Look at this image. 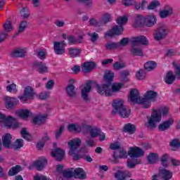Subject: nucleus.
Here are the masks:
<instances>
[{
    "mask_svg": "<svg viewBox=\"0 0 180 180\" xmlns=\"http://www.w3.org/2000/svg\"><path fill=\"white\" fill-rule=\"evenodd\" d=\"M36 96H37V94H36V91H34L33 87L28 86L24 89L23 95L18 96V98L22 103H27L28 101L34 99Z\"/></svg>",
    "mask_w": 180,
    "mask_h": 180,
    "instance_id": "nucleus-6",
    "label": "nucleus"
},
{
    "mask_svg": "<svg viewBox=\"0 0 180 180\" xmlns=\"http://www.w3.org/2000/svg\"><path fill=\"white\" fill-rule=\"evenodd\" d=\"M89 127L86 128L84 129L85 134L89 131L90 137L91 139H96V137H98L101 134V129L96 127H92L88 124Z\"/></svg>",
    "mask_w": 180,
    "mask_h": 180,
    "instance_id": "nucleus-17",
    "label": "nucleus"
},
{
    "mask_svg": "<svg viewBox=\"0 0 180 180\" xmlns=\"http://www.w3.org/2000/svg\"><path fill=\"white\" fill-rule=\"evenodd\" d=\"M74 178H78L79 179H85L86 178V174L82 168L74 169Z\"/></svg>",
    "mask_w": 180,
    "mask_h": 180,
    "instance_id": "nucleus-32",
    "label": "nucleus"
},
{
    "mask_svg": "<svg viewBox=\"0 0 180 180\" xmlns=\"http://www.w3.org/2000/svg\"><path fill=\"white\" fill-rule=\"evenodd\" d=\"M174 81H175V75H174L172 72H168L165 77V82L169 85H171V84H174Z\"/></svg>",
    "mask_w": 180,
    "mask_h": 180,
    "instance_id": "nucleus-39",
    "label": "nucleus"
},
{
    "mask_svg": "<svg viewBox=\"0 0 180 180\" xmlns=\"http://www.w3.org/2000/svg\"><path fill=\"white\" fill-rule=\"evenodd\" d=\"M135 77L139 81H143V79H146V71L143 69H140L136 71Z\"/></svg>",
    "mask_w": 180,
    "mask_h": 180,
    "instance_id": "nucleus-47",
    "label": "nucleus"
},
{
    "mask_svg": "<svg viewBox=\"0 0 180 180\" xmlns=\"http://www.w3.org/2000/svg\"><path fill=\"white\" fill-rule=\"evenodd\" d=\"M68 51H69V55L72 58H74L75 57H78V56H79V54H81V49H77V48H69Z\"/></svg>",
    "mask_w": 180,
    "mask_h": 180,
    "instance_id": "nucleus-46",
    "label": "nucleus"
},
{
    "mask_svg": "<svg viewBox=\"0 0 180 180\" xmlns=\"http://www.w3.org/2000/svg\"><path fill=\"white\" fill-rule=\"evenodd\" d=\"M23 146H25V142H23V139H18L12 145L11 148H13V150H20V148H22V147H23Z\"/></svg>",
    "mask_w": 180,
    "mask_h": 180,
    "instance_id": "nucleus-45",
    "label": "nucleus"
},
{
    "mask_svg": "<svg viewBox=\"0 0 180 180\" xmlns=\"http://www.w3.org/2000/svg\"><path fill=\"white\" fill-rule=\"evenodd\" d=\"M88 127H89L88 122L84 121L82 123L81 126L77 123L70 124L68 126V131H75L76 133H83V134H85V129H88Z\"/></svg>",
    "mask_w": 180,
    "mask_h": 180,
    "instance_id": "nucleus-9",
    "label": "nucleus"
},
{
    "mask_svg": "<svg viewBox=\"0 0 180 180\" xmlns=\"http://www.w3.org/2000/svg\"><path fill=\"white\" fill-rule=\"evenodd\" d=\"M123 88V83H103L102 84H97L96 89L99 95H105V96H112L114 94L120 92Z\"/></svg>",
    "mask_w": 180,
    "mask_h": 180,
    "instance_id": "nucleus-2",
    "label": "nucleus"
},
{
    "mask_svg": "<svg viewBox=\"0 0 180 180\" xmlns=\"http://www.w3.org/2000/svg\"><path fill=\"white\" fill-rule=\"evenodd\" d=\"M157 68V63L154 61H148L144 64V68L146 71H153Z\"/></svg>",
    "mask_w": 180,
    "mask_h": 180,
    "instance_id": "nucleus-43",
    "label": "nucleus"
},
{
    "mask_svg": "<svg viewBox=\"0 0 180 180\" xmlns=\"http://www.w3.org/2000/svg\"><path fill=\"white\" fill-rule=\"evenodd\" d=\"M4 101L6 102V108L7 109H11V108L15 106V105H17V103L19 102L18 99L9 96L4 97Z\"/></svg>",
    "mask_w": 180,
    "mask_h": 180,
    "instance_id": "nucleus-28",
    "label": "nucleus"
},
{
    "mask_svg": "<svg viewBox=\"0 0 180 180\" xmlns=\"http://www.w3.org/2000/svg\"><path fill=\"white\" fill-rule=\"evenodd\" d=\"M124 101L123 99L117 98L112 101V106L113 108L112 113L113 115H117V112L124 108L125 105H124Z\"/></svg>",
    "mask_w": 180,
    "mask_h": 180,
    "instance_id": "nucleus-15",
    "label": "nucleus"
},
{
    "mask_svg": "<svg viewBox=\"0 0 180 180\" xmlns=\"http://www.w3.org/2000/svg\"><path fill=\"white\" fill-rule=\"evenodd\" d=\"M51 155L53 158H56L57 161H63V160H64V156L65 155V151L58 148L53 150Z\"/></svg>",
    "mask_w": 180,
    "mask_h": 180,
    "instance_id": "nucleus-18",
    "label": "nucleus"
},
{
    "mask_svg": "<svg viewBox=\"0 0 180 180\" xmlns=\"http://www.w3.org/2000/svg\"><path fill=\"white\" fill-rule=\"evenodd\" d=\"M34 67L37 68V72L39 74L44 75L50 72V68L49 65L43 62H35L34 63Z\"/></svg>",
    "mask_w": 180,
    "mask_h": 180,
    "instance_id": "nucleus-13",
    "label": "nucleus"
},
{
    "mask_svg": "<svg viewBox=\"0 0 180 180\" xmlns=\"http://www.w3.org/2000/svg\"><path fill=\"white\" fill-rule=\"evenodd\" d=\"M103 26L106 25V23H109V22H112V14L109 13H103L100 19Z\"/></svg>",
    "mask_w": 180,
    "mask_h": 180,
    "instance_id": "nucleus-38",
    "label": "nucleus"
},
{
    "mask_svg": "<svg viewBox=\"0 0 180 180\" xmlns=\"http://www.w3.org/2000/svg\"><path fill=\"white\" fill-rule=\"evenodd\" d=\"M62 176H63V178H66V179H70V178L74 177V169H70L64 171Z\"/></svg>",
    "mask_w": 180,
    "mask_h": 180,
    "instance_id": "nucleus-50",
    "label": "nucleus"
},
{
    "mask_svg": "<svg viewBox=\"0 0 180 180\" xmlns=\"http://www.w3.org/2000/svg\"><path fill=\"white\" fill-rule=\"evenodd\" d=\"M63 169L64 166L61 165H56L55 172V175L56 176V180H64L63 179V174H64Z\"/></svg>",
    "mask_w": 180,
    "mask_h": 180,
    "instance_id": "nucleus-34",
    "label": "nucleus"
},
{
    "mask_svg": "<svg viewBox=\"0 0 180 180\" xmlns=\"http://www.w3.org/2000/svg\"><path fill=\"white\" fill-rule=\"evenodd\" d=\"M6 91L8 92H10V94H17L18 93V87H17L16 84H8L6 86Z\"/></svg>",
    "mask_w": 180,
    "mask_h": 180,
    "instance_id": "nucleus-51",
    "label": "nucleus"
},
{
    "mask_svg": "<svg viewBox=\"0 0 180 180\" xmlns=\"http://www.w3.org/2000/svg\"><path fill=\"white\" fill-rule=\"evenodd\" d=\"M47 164V160L44 158H40L34 162V167H36L38 171H41Z\"/></svg>",
    "mask_w": 180,
    "mask_h": 180,
    "instance_id": "nucleus-29",
    "label": "nucleus"
},
{
    "mask_svg": "<svg viewBox=\"0 0 180 180\" xmlns=\"http://www.w3.org/2000/svg\"><path fill=\"white\" fill-rule=\"evenodd\" d=\"M136 4H137V1L136 0H122V5H124V6H134V8L135 9Z\"/></svg>",
    "mask_w": 180,
    "mask_h": 180,
    "instance_id": "nucleus-56",
    "label": "nucleus"
},
{
    "mask_svg": "<svg viewBox=\"0 0 180 180\" xmlns=\"http://www.w3.org/2000/svg\"><path fill=\"white\" fill-rule=\"evenodd\" d=\"M21 136H22L23 139L27 140L28 141H30V140H32V136H30V134H29L26 128H23L21 130Z\"/></svg>",
    "mask_w": 180,
    "mask_h": 180,
    "instance_id": "nucleus-55",
    "label": "nucleus"
},
{
    "mask_svg": "<svg viewBox=\"0 0 180 180\" xmlns=\"http://www.w3.org/2000/svg\"><path fill=\"white\" fill-rule=\"evenodd\" d=\"M136 130H137V128L136 127V125L133 124L129 123L124 126V131L129 134H134V133H136Z\"/></svg>",
    "mask_w": 180,
    "mask_h": 180,
    "instance_id": "nucleus-36",
    "label": "nucleus"
},
{
    "mask_svg": "<svg viewBox=\"0 0 180 180\" xmlns=\"http://www.w3.org/2000/svg\"><path fill=\"white\" fill-rule=\"evenodd\" d=\"M143 46H148V39L144 36H140L133 38L132 46L131 49V54L132 56H143Z\"/></svg>",
    "mask_w": 180,
    "mask_h": 180,
    "instance_id": "nucleus-3",
    "label": "nucleus"
},
{
    "mask_svg": "<svg viewBox=\"0 0 180 180\" xmlns=\"http://www.w3.org/2000/svg\"><path fill=\"white\" fill-rule=\"evenodd\" d=\"M114 70L116 71H119V70H122L126 67V64L122 61L115 62L112 65Z\"/></svg>",
    "mask_w": 180,
    "mask_h": 180,
    "instance_id": "nucleus-52",
    "label": "nucleus"
},
{
    "mask_svg": "<svg viewBox=\"0 0 180 180\" xmlns=\"http://www.w3.org/2000/svg\"><path fill=\"white\" fill-rule=\"evenodd\" d=\"M169 31L167 25L164 24L160 25L155 30L153 37L156 41L164 40L167 36Z\"/></svg>",
    "mask_w": 180,
    "mask_h": 180,
    "instance_id": "nucleus-5",
    "label": "nucleus"
},
{
    "mask_svg": "<svg viewBox=\"0 0 180 180\" xmlns=\"http://www.w3.org/2000/svg\"><path fill=\"white\" fill-rule=\"evenodd\" d=\"M65 47H67L65 41L53 42V51L57 56H63V54H65Z\"/></svg>",
    "mask_w": 180,
    "mask_h": 180,
    "instance_id": "nucleus-11",
    "label": "nucleus"
},
{
    "mask_svg": "<svg viewBox=\"0 0 180 180\" xmlns=\"http://www.w3.org/2000/svg\"><path fill=\"white\" fill-rule=\"evenodd\" d=\"M1 127H6V129H19L20 127V124L18 122L16 118L12 116L5 115L3 122H1Z\"/></svg>",
    "mask_w": 180,
    "mask_h": 180,
    "instance_id": "nucleus-7",
    "label": "nucleus"
},
{
    "mask_svg": "<svg viewBox=\"0 0 180 180\" xmlns=\"http://www.w3.org/2000/svg\"><path fill=\"white\" fill-rule=\"evenodd\" d=\"M82 141L79 138H76L72 139L68 142V146L69 147L68 154L73 158V160H79V157L77 155V152L78 147L81 146Z\"/></svg>",
    "mask_w": 180,
    "mask_h": 180,
    "instance_id": "nucleus-4",
    "label": "nucleus"
},
{
    "mask_svg": "<svg viewBox=\"0 0 180 180\" xmlns=\"http://www.w3.org/2000/svg\"><path fill=\"white\" fill-rule=\"evenodd\" d=\"M16 114L17 116L21 117V119H24V120H27L32 115V112L27 109L19 110L16 112Z\"/></svg>",
    "mask_w": 180,
    "mask_h": 180,
    "instance_id": "nucleus-26",
    "label": "nucleus"
},
{
    "mask_svg": "<svg viewBox=\"0 0 180 180\" xmlns=\"http://www.w3.org/2000/svg\"><path fill=\"white\" fill-rule=\"evenodd\" d=\"M3 27L6 32H12L13 30V27L12 26V24L11 23V21H6Z\"/></svg>",
    "mask_w": 180,
    "mask_h": 180,
    "instance_id": "nucleus-58",
    "label": "nucleus"
},
{
    "mask_svg": "<svg viewBox=\"0 0 180 180\" xmlns=\"http://www.w3.org/2000/svg\"><path fill=\"white\" fill-rule=\"evenodd\" d=\"M26 54V48H17L11 53L13 57H25Z\"/></svg>",
    "mask_w": 180,
    "mask_h": 180,
    "instance_id": "nucleus-33",
    "label": "nucleus"
},
{
    "mask_svg": "<svg viewBox=\"0 0 180 180\" xmlns=\"http://www.w3.org/2000/svg\"><path fill=\"white\" fill-rule=\"evenodd\" d=\"M174 13V10L170 6H165L163 9L159 11V16L162 19H165Z\"/></svg>",
    "mask_w": 180,
    "mask_h": 180,
    "instance_id": "nucleus-21",
    "label": "nucleus"
},
{
    "mask_svg": "<svg viewBox=\"0 0 180 180\" xmlns=\"http://www.w3.org/2000/svg\"><path fill=\"white\" fill-rule=\"evenodd\" d=\"M129 75H130V72H129L128 70H123L120 72V77L122 79H123V81H125L126 82H129V79L127 78Z\"/></svg>",
    "mask_w": 180,
    "mask_h": 180,
    "instance_id": "nucleus-59",
    "label": "nucleus"
},
{
    "mask_svg": "<svg viewBox=\"0 0 180 180\" xmlns=\"http://www.w3.org/2000/svg\"><path fill=\"white\" fill-rule=\"evenodd\" d=\"M160 160V156L158 153H149L148 155V161L150 164H155Z\"/></svg>",
    "mask_w": 180,
    "mask_h": 180,
    "instance_id": "nucleus-41",
    "label": "nucleus"
},
{
    "mask_svg": "<svg viewBox=\"0 0 180 180\" xmlns=\"http://www.w3.org/2000/svg\"><path fill=\"white\" fill-rule=\"evenodd\" d=\"M37 56L40 60H44L47 57V53L44 50H40L37 52Z\"/></svg>",
    "mask_w": 180,
    "mask_h": 180,
    "instance_id": "nucleus-62",
    "label": "nucleus"
},
{
    "mask_svg": "<svg viewBox=\"0 0 180 180\" xmlns=\"http://www.w3.org/2000/svg\"><path fill=\"white\" fill-rule=\"evenodd\" d=\"M156 24L157 17L155 15L150 14L145 16V25L147 27H153Z\"/></svg>",
    "mask_w": 180,
    "mask_h": 180,
    "instance_id": "nucleus-22",
    "label": "nucleus"
},
{
    "mask_svg": "<svg viewBox=\"0 0 180 180\" xmlns=\"http://www.w3.org/2000/svg\"><path fill=\"white\" fill-rule=\"evenodd\" d=\"M47 120V114H39L33 117L32 122L35 124H43Z\"/></svg>",
    "mask_w": 180,
    "mask_h": 180,
    "instance_id": "nucleus-25",
    "label": "nucleus"
},
{
    "mask_svg": "<svg viewBox=\"0 0 180 180\" xmlns=\"http://www.w3.org/2000/svg\"><path fill=\"white\" fill-rule=\"evenodd\" d=\"M104 81L108 82V84H110L111 81H113V78H115V72L111 70H106L103 75Z\"/></svg>",
    "mask_w": 180,
    "mask_h": 180,
    "instance_id": "nucleus-37",
    "label": "nucleus"
},
{
    "mask_svg": "<svg viewBox=\"0 0 180 180\" xmlns=\"http://www.w3.org/2000/svg\"><path fill=\"white\" fill-rule=\"evenodd\" d=\"M172 124H174V119L171 117L159 124L158 129L160 131H165V130H168Z\"/></svg>",
    "mask_w": 180,
    "mask_h": 180,
    "instance_id": "nucleus-23",
    "label": "nucleus"
},
{
    "mask_svg": "<svg viewBox=\"0 0 180 180\" xmlns=\"http://www.w3.org/2000/svg\"><path fill=\"white\" fill-rule=\"evenodd\" d=\"M94 68H95V63L94 62H86L82 65V71L85 73L91 72Z\"/></svg>",
    "mask_w": 180,
    "mask_h": 180,
    "instance_id": "nucleus-31",
    "label": "nucleus"
},
{
    "mask_svg": "<svg viewBox=\"0 0 180 180\" xmlns=\"http://www.w3.org/2000/svg\"><path fill=\"white\" fill-rule=\"evenodd\" d=\"M38 96L39 99L44 101L45 99H48V98H50V92L45 91V92L40 93Z\"/></svg>",
    "mask_w": 180,
    "mask_h": 180,
    "instance_id": "nucleus-61",
    "label": "nucleus"
},
{
    "mask_svg": "<svg viewBox=\"0 0 180 180\" xmlns=\"http://www.w3.org/2000/svg\"><path fill=\"white\" fill-rule=\"evenodd\" d=\"M112 171H115V176L118 180H126V176L124 175V172L122 171V167H115L112 168Z\"/></svg>",
    "mask_w": 180,
    "mask_h": 180,
    "instance_id": "nucleus-30",
    "label": "nucleus"
},
{
    "mask_svg": "<svg viewBox=\"0 0 180 180\" xmlns=\"http://www.w3.org/2000/svg\"><path fill=\"white\" fill-rule=\"evenodd\" d=\"M123 26L120 25H115L111 30L105 33V36H119L120 34H123Z\"/></svg>",
    "mask_w": 180,
    "mask_h": 180,
    "instance_id": "nucleus-19",
    "label": "nucleus"
},
{
    "mask_svg": "<svg viewBox=\"0 0 180 180\" xmlns=\"http://www.w3.org/2000/svg\"><path fill=\"white\" fill-rule=\"evenodd\" d=\"M131 113V110L127 106L122 107V108L117 113L121 116V117H129Z\"/></svg>",
    "mask_w": 180,
    "mask_h": 180,
    "instance_id": "nucleus-35",
    "label": "nucleus"
},
{
    "mask_svg": "<svg viewBox=\"0 0 180 180\" xmlns=\"http://www.w3.org/2000/svg\"><path fill=\"white\" fill-rule=\"evenodd\" d=\"M89 23L91 26H94L95 27H101V26H103L101 20H98L95 18H90V20H89Z\"/></svg>",
    "mask_w": 180,
    "mask_h": 180,
    "instance_id": "nucleus-48",
    "label": "nucleus"
},
{
    "mask_svg": "<svg viewBox=\"0 0 180 180\" xmlns=\"http://www.w3.org/2000/svg\"><path fill=\"white\" fill-rule=\"evenodd\" d=\"M120 155L118 158H127V151L124 149H120L119 150Z\"/></svg>",
    "mask_w": 180,
    "mask_h": 180,
    "instance_id": "nucleus-64",
    "label": "nucleus"
},
{
    "mask_svg": "<svg viewBox=\"0 0 180 180\" xmlns=\"http://www.w3.org/2000/svg\"><path fill=\"white\" fill-rule=\"evenodd\" d=\"M168 158H169V155L167 154H165L162 156L161 162L163 167H168Z\"/></svg>",
    "mask_w": 180,
    "mask_h": 180,
    "instance_id": "nucleus-60",
    "label": "nucleus"
},
{
    "mask_svg": "<svg viewBox=\"0 0 180 180\" xmlns=\"http://www.w3.org/2000/svg\"><path fill=\"white\" fill-rule=\"evenodd\" d=\"M170 146L173 151H176V150L180 148V142L176 139H174L170 142Z\"/></svg>",
    "mask_w": 180,
    "mask_h": 180,
    "instance_id": "nucleus-53",
    "label": "nucleus"
},
{
    "mask_svg": "<svg viewBox=\"0 0 180 180\" xmlns=\"http://www.w3.org/2000/svg\"><path fill=\"white\" fill-rule=\"evenodd\" d=\"M89 36L93 43H95V41H96L99 37V34H98L96 32L89 33Z\"/></svg>",
    "mask_w": 180,
    "mask_h": 180,
    "instance_id": "nucleus-63",
    "label": "nucleus"
},
{
    "mask_svg": "<svg viewBox=\"0 0 180 180\" xmlns=\"http://www.w3.org/2000/svg\"><path fill=\"white\" fill-rule=\"evenodd\" d=\"M148 0H141V2H137L135 5V11H144L147 4H148Z\"/></svg>",
    "mask_w": 180,
    "mask_h": 180,
    "instance_id": "nucleus-40",
    "label": "nucleus"
},
{
    "mask_svg": "<svg viewBox=\"0 0 180 180\" xmlns=\"http://www.w3.org/2000/svg\"><path fill=\"white\" fill-rule=\"evenodd\" d=\"M169 108L168 107H160L157 110H153L151 115L147 117V122H145L146 127L155 129L157 123L161 122L162 117L168 116Z\"/></svg>",
    "mask_w": 180,
    "mask_h": 180,
    "instance_id": "nucleus-1",
    "label": "nucleus"
},
{
    "mask_svg": "<svg viewBox=\"0 0 180 180\" xmlns=\"http://www.w3.org/2000/svg\"><path fill=\"white\" fill-rule=\"evenodd\" d=\"M157 92L154 91H148L145 93L143 97H142L143 100V108L145 109H148L151 108V102H154L155 101V98H157Z\"/></svg>",
    "mask_w": 180,
    "mask_h": 180,
    "instance_id": "nucleus-8",
    "label": "nucleus"
},
{
    "mask_svg": "<svg viewBox=\"0 0 180 180\" xmlns=\"http://www.w3.org/2000/svg\"><path fill=\"white\" fill-rule=\"evenodd\" d=\"M81 95L84 101H89V94L92 91V85L91 83H87L80 87Z\"/></svg>",
    "mask_w": 180,
    "mask_h": 180,
    "instance_id": "nucleus-14",
    "label": "nucleus"
},
{
    "mask_svg": "<svg viewBox=\"0 0 180 180\" xmlns=\"http://www.w3.org/2000/svg\"><path fill=\"white\" fill-rule=\"evenodd\" d=\"M119 48V44L116 42L108 41L105 44L106 50H115Z\"/></svg>",
    "mask_w": 180,
    "mask_h": 180,
    "instance_id": "nucleus-49",
    "label": "nucleus"
},
{
    "mask_svg": "<svg viewBox=\"0 0 180 180\" xmlns=\"http://www.w3.org/2000/svg\"><path fill=\"white\" fill-rule=\"evenodd\" d=\"M22 169H23L20 165H16L15 167H13L8 171V175L10 176H13L16 175V174H19V172H20V171H22Z\"/></svg>",
    "mask_w": 180,
    "mask_h": 180,
    "instance_id": "nucleus-44",
    "label": "nucleus"
},
{
    "mask_svg": "<svg viewBox=\"0 0 180 180\" xmlns=\"http://www.w3.org/2000/svg\"><path fill=\"white\" fill-rule=\"evenodd\" d=\"M141 161L137 160H128V161L127 162V167L128 168H134L136 165L141 164Z\"/></svg>",
    "mask_w": 180,
    "mask_h": 180,
    "instance_id": "nucleus-54",
    "label": "nucleus"
},
{
    "mask_svg": "<svg viewBox=\"0 0 180 180\" xmlns=\"http://www.w3.org/2000/svg\"><path fill=\"white\" fill-rule=\"evenodd\" d=\"M75 82H76L75 79H70L69 85H68L66 87V94L70 98H74V96H77V89H75V86H74Z\"/></svg>",
    "mask_w": 180,
    "mask_h": 180,
    "instance_id": "nucleus-16",
    "label": "nucleus"
},
{
    "mask_svg": "<svg viewBox=\"0 0 180 180\" xmlns=\"http://www.w3.org/2000/svg\"><path fill=\"white\" fill-rule=\"evenodd\" d=\"M144 154H146L144 150L139 146L131 147L128 151V155L131 158H139L143 157Z\"/></svg>",
    "mask_w": 180,
    "mask_h": 180,
    "instance_id": "nucleus-12",
    "label": "nucleus"
},
{
    "mask_svg": "<svg viewBox=\"0 0 180 180\" xmlns=\"http://www.w3.org/2000/svg\"><path fill=\"white\" fill-rule=\"evenodd\" d=\"M146 17L143 16L141 14H136L134 20V25L135 27H139V26H143L145 25Z\"/></svg>",
    "mask_w": 180,
    "mask_h": 180,
    "instance_id": "nucleus-27",
    "label": "nucleus"
},
{
    "mask_svg": "<svg viewBox=\"0 0 180 180\" xmlns=\"http://www.w3.org/2000/svg\"><path fill=\"white\" fill-rule=\"evenodd\" d=\"M1 140L5 148H12V135L11 134H5L2 136Z\"/></svg>",
    "mask_w": 180,
    "mask_h": 180,
    "instance_id": "nucleus-20",
    "label": "nucleus"
},
{
    "mask_svg": "<svg viewBox=\"0 0 180 180\" xmlns=\"http://www.w3.org/2000/svg\"><path fill=\"white\" fill-rule=\"evenodd\" d=\"M129 102H132L133 103H139L142 105L143 107V97L140 96V91L136 89H131L129 95L128 96Z\"/></svg>",
    "mask_w": 180,
    "mask_h": 180,
    "instance_id": "nucleus-10",
    "label": "nucleus"
},
{
    "mask_svg": "<svg viewBox=\"0 0 180 180\" xmlns=\"http://www.w3.org/2000/svg\"><path fill=\"white\" fill-rule=\"evenodd\" d=\"M159 175L162 180H169L172 178V172L167 169L160 168Z\"/></svg>",
    "mask_w": 180,
    "mask_h": 180,
    "instance_id": "nucleus-24",
    "label": "nucleus"
},
{
    "mask_svg": "<svg viewBox=\"0 0 180 180\" xmlns=\"http://www.w3.org/2000/svg\"><path fill=\"white\" fill-rule=\"evenodd\" d=\"M128 21L129 18L127 15H120L116 19L117 24L119 25V26H124Z\"/></svg>",
    "mask_w": 180,
    "mask_h": 180,
    "instance_id": "nucleus-42",
    "label": "nucleus"
},
{
    "mask_svg": "<svg viewBox=\"0 0 180 180\" xmlns=\"http://www.w3.org/2000/svg\"><path fill=\"white\" fill-rule=\"evenodd\" d=\"M158 6H160V1L155 0L150 3L147 8L148 9V11H153V9H155V8H158Z\"/></svg>",
    "mask_w": 180,
    "mask_h": 180,
    "instance_id": "nucleus-57",
    "label": "nucleus"
}]
</instances>
